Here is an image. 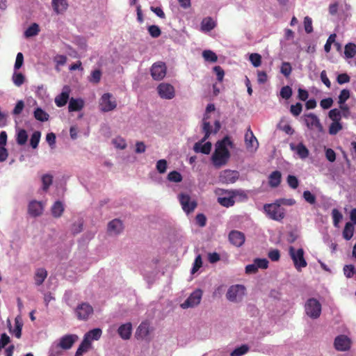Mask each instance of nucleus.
Listing matches in <instances>:
<instances>
[{
    "label": "nucleus",
    "instance_id": "nucleus-1",
    "mask_svg": "<svg viewBox=\"0 0 356 356\" xmlns=\"http://www.w3.org/2000/svg\"><path fill=\"white\" fill-rule=\"evenodd\" d=\"M215 110V106L213 104H209L206 108V113L202 120V131L204 133V138L194 145L193 149L195 152H201L205 154H209L211 149L210 142H205L211 134H216L220 129V122L216 120L214 123L215 128L213 129L208 121L209 116L208 113Z\"/></svg>",
    "mask_w": 356,
    "mask_h": 356
},
{
    "label": "nucleus",
    "instance_id": "nucleus-2",
    "mask_svg": "<svg viewBox=\"0 0 356 356\" xmlns=\"http://www.w3.org/2000/svg\"><path fill=\"white\" fill-rule=\"evenodd\" d=\"M233 146V143L229 136H225L216 143L215 152L211 156L213 164L216 167L219 168L227 163L230 157L229 149H232Z\"/></svg>",
    "mask_w": 356,
    "mask_h": 356
},
{
    "label": "nucleus",
    "instance_id": "nucleus-3",
    "mask_svg": "<svg viewBox=\"0 0 356 356\" xmlns=\"http://www.w3.org/2000/svg\"><path fill=\"white\" fill-rule=\"evenodd\" d=\"M78 340L76 334H67L62 337L58 342H54L49 351V356H58L61 354L60 349L68 350Z\"/></svg>",
    "mask_w": 356,
    "mask_h": 356
},
{
    "label": "nucleus",
    "instance_id": "nucleus-4",
    "mask_svg": "<svg viewBox=\"0 0 356 356\" xmlns=\"http://www.w3.org/2000/svg\"><path fill=\"white\" fill-rule=\"evenodd\" d=\"M264 211L269 218L274 220L281 221L285 217V209L277 200L273 203L264 204Z\"/></svg>",
    "mask_w": 356,
    "mask_h": 356
},
{
    "label": "nucleus",
    "instance_id": "nucleus-5",
    "mask_svg": "<svg viewBox=\"0 0 356 356\" xmlns=\"http://www.w3.org/2000/svg\"><path fill=\"white\" fill-rule=\"evenodd\" d=\"M289 254L298 271H301L302 268L307 266V263L304 257L305 252L302 248L295 249L294 247L290 246Z\"/></svg>",
    "mask_w": 356,
    "mask_h": 356
},
{
    "label": "nucleus",
    "instance_id": "nucleus-6",
    "mask_svg": "<svg viewBox=\"0 0 356 356\" xmlns=\"http://www.w3.org/2000/svg\"><path fill=\"white\" fill-rule=\"evenodd\" d=\"M305 309L308 316L312 319H316L321 314L322 305L317 299L312 298L305 302Z\"/></svg>",
    "mask_w": 356,
    "mask_h": 356
},
{
    "label": "nucleus",
    "instance_id": "nucleus-7",
    "mask_svg": "<svg viewBox=\"0 0 356 356\" xmlns=\"http://www.w3.org/2000/svg\"><path fill=\"white\" fill-rule=\"evenodd\" d=\"M301 118L303 120L306 127L312 131H317L319 133H323L324 129L318 117L313 113L304 114Z\"/></svg>",
    "mask_w": 356,
    "mask_h": 356
},
{
    "label": "nucleus",
    "instance_id": "nucleus-8",
    "mask_svg": "<svg viewBox=\"0 0 356 356\" xmlns=\"http://www.w3.org/2000/svg\"><path fill=\"white\" fill-rule=\"evenodd\" d=\"M245 288L241 284L231 286L226 293V298L231 302L240 301L245 295Z\"/></svg>",
    "mask_w": 356,
    "mask_h": 356
},
{
    "label": "nucleus",
    "instance_id": "nucleus-9",
    "mask_svg": "<svg viewBox=\"0 0 356 356\" xmlns=\"http://www.w3.org/2000/svg\"><path fill=\"white\" fill-rule=\"evenodd\" d=\"M92 307L88 302L79 304L74 309L76 318L81 321H86L93 314Z\"/></svg>",
    "mask_w": 356,
    "mask_h": 356
},
{
    "label": "nucleus",
    "instance_id": "nucleus-10",
    "mask_svg": "<svg viewBox=\"0 0 356 356\" xmlns=\"http://www.w3.org/2000/svg\"><path fill=\"white\" fill-rule=\"evenodd\" d=\"M117 106L115 98L110 93L104 94L99 102V109L102 112H108L114 110Z\"/></svg>",
    "mask_w": 356,
    "mask_h": 356
},
{
    "label": "nucleus",
    "instance_id": "nucleus-11",
    "mask_svg": "<svg viewBox=\"0 0 356 356\" xmlns=\"http://www.w3.org/2000/svg\"><path fill=\"white\" fill-rule=\"evenodd\" d=\"M178 198L183 210L186 213L193 211L197 207L196 200L191 198L188 194L181 193L179 195Z\"/></svg>",
    "mask_w": 356,
    "mask_h": 356
},
{
    "label": "nucleus",
    "instance_id": "nucleus-12",
    "mask_svg": "<svg viewBox=\"0 0 356 356\" xmlns=\"http://www.w3.org/2000/svg\"><path fill=\"white\" fill-rule=\"evenodd\" d=\"M202 296V290L196 289L191 293L189 297L183 303L181 304V307L182 309H187L198 305L201 301Z\"/></svg>",
    "mask_w": 356,
    "mask_h": 356
},
{
    "label": "nucleus",
    "instance_id": "nucleus-13",
    "mask_svg": "<svg viewBox=\"0 0 356 356\" xmlns=\"http://www.w3.org/2000/svg\"><path fill=\"white\" fill-rule=\"evenodd\" d=\"M351 339L344 334L337 336L334 339V346L338 351L344 352L350 350L351 347Z\"/></svg>",
    "mask_w": 356,
    "mask_h": 356
},
{
    "label": "nucleus",
    "instance_id": "nucleus-14",
    "mask_svg": "<svg viewBox=\"0 0 356 356\" xmlns=\"http://www.w3.org/2000/svg\"><path fill=\"white\" fill-rule=\"evenodd\" d=\"M159 96L165 99H171L175 97V91L174 87L167 83H161L157 87Z\"/></svg>",
    "mask_w": 356,
    "mask_h": 356
},
{
    "label": "nucleus",
    "instance_id": "nucleus-15",
    "mask_svg": "<svg viewBox=\"0 0 356 356\" xmlns=\"http://www.w3.org/2000/svg\"><path fill=\"white\" fill-rule=\"evenodd\" d=\"M151 74L154 80H161L166 74V66L164 63L159 62L153 64Z\"/></svg>",
    "mask_w": 356,
    "mask_h": 356
},
{
    "label": "nucleus",
    "instance_id": "nucleus-16",
    "mask_svg": "<svg viewBox=\"0 0 356 356\" xmlns=\"http://www.w3.org/2000/svg\"><path fill=\"white\" fill-rule=\"evenodd\" d=\"M238 176L237 171L225 170L220 173L219 179L222 183L232 184L238 179Z\"/></svg>",
    "mask_w": 356,
    "mask_h": 356
},
{
    "label": "nucleus",
    "instance_id": "nucleus-17",
    "mask_svg": "<svg viewBox=\"0 0 356 356\" xmlns=\"http://www.w3.org/2000/svg\"><path fill=\"white\" fill-rule=\"evenodd\" d=\"M44 210L42 202L36 200L31 201L28 206L29 214L33 217L40 216Z\"/></svg>",
    "mask_w": 356,
    "mask_h": 356
},
{
    "label": "nucleus",
    "instance_id": "nucleus-18",
    "mask_svg": "<svg viewBox=\"0 0 356 356\" xmlns=\"http://www.w3.org/2000/svg\"><path fill=\"white\" fill-rule=\"evenodd\" d=\"M290 148L301 159H305L309 156V152L308 149L302 143H299L298 144L292 143L290 144Z\"/></svg>",
    "mask_w": 356,
    "mask_h": 356
},
{
    "label": "nucleus",
    "instance_id": "nucleus-19",
    "mask_svg": "<svg viewBox=\"0 0 356 356\" xmlns=\"http://www.w3.org/2000/svg\"><path fill=\"white\" fill-rule=\"evenodd\" d=\"M245 235L239 231L233 230L229 234V240L234 245L241 247L245 242Z\"/></svg>",
    "mask_w": 356,
    "mask_h": 356
},
{
    "label": "nucleus",
    "instance_id": "nucleus-20",
    "mask_svg": "<svg viewBox=\"0 0 356 356\" xmlns=\"http://www.w3.org/2000/svg\"><path fill=\"white\" fill-rule=\"evenodd\" d=\"M124 229L122 222L118 219H114L108 224V232L111 235H117Z\"/></svg>",
    "mask_w": 356,
    "mask_h": 356
},
{
    "label": "nucleus",
    "instance_id": "nucleus-21",
    "mask_svg": "<svg viewBox=\"0 0 356 356\" xmlns=\"http://www.w3.org/2000/svg\"><path fill=\"white\" fill-rule=\"evenodd\" d=\"M70 89L68 86L63 88L62 92L55 98V104L58 107H62L66 104L69 99Z\"/></svg>",
    "mask_w": 356,
    "mask_h": 356
},
{
    "label": "nucleus",
    "instance_id": "nucleus-22",
    "mask_svg": "<svg viewBox=\"0 0 356 356\" xmlns=\"http://www.w3.org/2000/svg\"><path fill=\"white\" fill-rule=\"evenodd\" d=\"M245 140L248 147H252L256 149L259 147L257 139L254 136L253 132L250 127L248 129L245 135Z\"/></svg>",
    "mask_w": 356,
    "mask_h": 356
},
{
    "label": "nucleus",
    "instance_id": "nucleus-23",
    "mask_svg": "<svg viewBox=\"0 0 356 356\" xmlns=\"http://www.w3.org/2000/svg\"><path fill=\"white\" fill-rule=\"evenodd\" d=\"M132 325L130 323H127L120 325L118 330L120 337L124 340L129 339L131 337Z\"/></svg>",
    "mask_w": 356,
    "mask_h": 356
},
{
    "label": "nucleus",
    "instance_id": "nucleus-24",
    "mask_svg": "<svg viewBox=\"0 0 356 356\" xmlns=\"http://www.w3.org/2000/svg\"><path fill=\"white\" fill-rule=\"evenodd\" d=\"M102 334V331L100 328H95L86 332L84 335L83 339L91 345V342L94 340H98Z\"/></svg>",
    "mask_w": 356,
    "mask_h": 356
},
{
    "label": "nucleus",
    "instance_id": "nucleus-25",
    "mask_svg": "<svg viewBox=\"0 0 356 356\" xmlns=\"http://www.w3.org/2000/svg\"><path fill=\"white\" fill-rule=\"evenodd\" d=\"M84 106V101L82 99L71 98L69 102L68 110L70 112L79 111Z\"/></svg>",
    "mask_w": 356,
    "mask_h": 356
},
{
    "label": "nucleus",
    "instance_id": "nucleus-26",
    "mask_svg": "<svg viewBox=\"0 0 356 356\" xmlns=\"http://www.w3.org/2000/svg\"><path fill=\"white\" fill-rule=\"evenodd\" d=\"M65 210V204L62 201L57 200L51 206V211L54 218H60Z\"/></svg>",
    "mask_w": 356,
    "mask_h": 356
},
{
    "label": "nucleus",
    "instance_id": "nucleus-27",
    "mask_svg": "<svg viewBox=\"0 0 356 356\" xmlns=\"http://www.w3.org/2000/svg\"><path fill=\"white\" fill-rule=\"evenodd\" d=\"M282 179V175L280 171L275 170L271 172L268 177V183L270 187L276 188L277 187Z\"/></svg>",
    "mask_w": 356,
    "mask_h": 356
},
{
    "label": "nucleus",
    "instance_id": "nucleus-28",
    "mask_svg": "<svg viewBox=\"0 0 356 356\" xmlns=\"http://www.w3.org/2000/svg\"><path fill=\"white\" fill-rule=\"evenodd\" d=\"M215 26L216 23L211 17H205L201 22L200 30L202 32H209L213 29Z\"/></svg>",
    "mask_w": 356,
    "mask_h": 356
},
{
    "label": "nucleus",
    "instance_id": "nucleus-29",
    "mask_svg": "<svg viewBox=\"0 0 356 356\" xmlns=\"http://www.w3.org/2000/svg\"><path fill=\"white\" fill-rule=\"evenodd\" d=\"M52 6L56 13H60L67 10V0H52Z\"/></svg>",
    "mask_w": 356,
    "mask_h": 356
},
{
    "label": "nucleus",
    "instance_id": "nucleus-30",
    "mask_svg": "<svg viewBox=\"0 0 356 356\" xmlns=\"http://www.w3.org/2000/svg\"><path fill=\"white\" fill-rule=\"evenodd\" d=\"M228 191H226L225 192V194L227 195L225 197H219L218 198V203L225 207H229L234 204L235 200H234L232 194H228L227 192Z\"/></svg>",
    "mask_w": 356,
    "mask_h": 356
},
{
    "label": "nucleus",
    "instance_id": "nucleus-31",
    "mask_svg": "<svg viewBox=\"0 0 356 356\" xmlns=\"http://www.w3.org/2000/svg\"><path fill=\"white\" fill-rule=\"evenodd\" d=\"M47 276V272L44 268H38L35 273V282L38 286L41 285Z\"/></svg>",
    "mask_w": 356,
    "mask_h": 356
},
{
    "label": "nucleus",
    "instance_id": "nucleus-32",
    "mask_svg": "<svg viewBox=\"0 0 356 356\" xmlns=\"http://www.w3.org/2000/svg\"><path fill=\"white\" fill-rule=\"evenodd\" d=\"M149 334V324L147 322L142 323L138 327L136 335L139 338H144Z\"/></svg>",
    "mask_w": 356,
    "mask_h": 356
},
{
    "label": "nucleus",
    "instance_id": "nucleus-33",
    "mask_svg": "<svg viewBox=\"0 0 356 356\" xmlns=\"http://www.w3.org/2000/svg\"><path fill=\"white\" fill-rule=\"evenodd\" d=\"M28 139V135L24 129H19L17 130L16 140L20 145H24Z\"/></svg>",
    "mask_w": 356,
    "mask_h": 356
},
{
    "label": "nucleus",
    "instance_id": "nucleus-34",
    "mask_svg": "<svg viewBox=\"0 0 356 356\" xmlns=\"http://www.w3.org/2000/svg\"><path fill=\"white\" fill-rule=\"evenodd\" d=\"M34 117L36 120L40 121V122H45L47 121L49 119V114L43 111L40 108H37L34 111Z\"/></svg>",
    "mask_w": 356,
    "mask_h": 356
},
{
    "label": "nucleus",
    "instance_id": "nucleus-35",
    "mask_svg": "<svg viewBox=\"0 0 356 356\" xmlns=\"http://www.w3.org/2000/svg\"><path fill=\"white\" fill-rule=\"evenodd\" d=\"M343 129V124L341 122H332L329 126L328 132L330 135L334 136Z\"/></svg>",
    "mask_w": 356,
    "mask_h": 356
},
{
    "label": "nucleus",
    "instance_id": "nucleus-36",
    "mask_svg": "<svg viewBox=\"0 0 356 356\" xmlns=\"http://www.w3.org/2000/svg\"><path fill=\"white\" fill-rule=\"evenodd\" d=\"M356 54V45L354 43H348L345 47L344 54L346 58H352Z\"/></svg>",
    "mask_w": 356,
    "mask_h": 356
},
{
    "label": "nucleus",
    "instance_id": "nucleus-37",
    "mask_svg": "<svg viewBox=\"0 0 356 356\" xmlns=\"http://www.w3.org/2000/svg\"><path fill=\"white\" fill-rule=\"evenodd\" d=\"M354 232V227L353 225L350 222H347L345 225L344 229L343 231V236L346 240H350L353 236Z\"/></svg>",
    "mask_w": 356,
    "mask_h": 356
},
{
    "label": "nucleus",
    "instance_id": "nucleus-38",
    "mask_svg": "<svg viewBox=\"0 0 356 356\" xmlns=\"http://www.w3.org/2000/svg\"><path fill=\"white\" fill-rule=\"evenodd\" d=\"M228 194H232L233 198H238L239 200H245L248 198L247 194L245 191L241 189L231 190L227 192Z\"/></svg>",
    "mask_w": 356,
    "mask_h": 356
},
{
    "label": "nucleus",
    "instance_id": "nucleus-39",
    "mask_svg": "<svg viewBox=\"0 0 356 356\" xmlns=\"http://www.w3.org/2000/svg\"><path fill=\"white\" fill-rule=\"evenodd\" d=\"M91 347V345L88 343L84 339L81 343L79 345L76 352L75 353V356H82L84 353H86Z\"/></svg>",
    "mask_w": 356,
    "mask_h": 356
},
{
    "label": "nucleus",
    "instance_id": "nucleus-40",
    "mask_svg": "<svg viewBox=\"0 0 356 356\" xmlns=\"http://www.w3.org/2000/svg\"><path fill=\"white\" fill-rule=\"evenodd\" d=\"M342 115L341 112L337 108H333L328 113V117L332 122H341Z\"/></svg>",
    "mask_w": 356,
    "mask_h": 356
},
{
    "label": "nucleus",
    "instance_id": "nucleus-41",
    "mask_svg": "<svg viewBox=\"0 0 356 356\" xmlns=\"http://www.w3.org/2000/svg\"><path fill=\"white\" fill-rule=\"evenodd\" d=\"M39 26L34 23L30 26L24 32V35L26 38L33 37L36 35L39 32Z\"/></svg>",
    "mask_w": 356,
    "mask_h": 356
},
{
    "label": "nucleus",
    "instance_id": "nucleus-42",
    "mask_svg": "<svg viewBox=\"0 0 356 356\" xmlns=\"http://www.w3.org/2000/svg\"><path fill=\"white\" fill-rule=\"evenodd\" d=\"M12 80L15 85L20 86L24 83L25 77L22 73L17 72V71H14Z\"/></svg>",
    "mask_w": 356,
    "mask_h": 356
},
{
    "label": "nucleus",
    "instance_id": "nucleus-43",
    "mask_svg": "<svg viewBox=\"0 0 356 356\" xmlns=\"http://www.w3.org/2000/svg\"><path fill=\"white\" fill-rule=\"evenodd\" d=\"M248 345H242L240 347L236 348L230 354L231 356H242L247 353L249 350Z\"/></svg>",
    "mask_w": 356,
    "mask_h": 356
},
{
    "label": "nucleus",
    "instance_id": "nucleus-44",
    "mask_svg": "<svg viewBox=\"0 0 356 356\" xmlns=\"http://www.w3.org/2000/svg\"><path fill=\"white\" fill-rule=\"evenodd\" d=\"M53 177L49 174L44 175L42 177V189L47 191L49 187L51 185Z\"/></svg>",
    "mask_w": 356,
    "mask_h": 356
},
{
    "label": "nucleus",
    "instance_id": "nucleus-45",
    "mask_svg": "<svg viewBox=\"0 0 356 356\" xmlns=\"http://www.w3.org/2000/svg\"><path fill=\"white\" fill-rule=\"evenodd\" d=\"M202 56L205 60L209 62H216L218 59L216 54L211 50H204L202 52Z\"/></svg>",
    "mask_w": 356,
    "mask_h": 356
},
{
    "label": "nucleus",
    "instance_id": "nucleus-46",
    "mask_svg": "<svg viewBox=\"0 0 356 356\" xmlns=\"http://www.w3.org/2000/svg\"><path fill=\"white\" fill-rule=\"evenodd\" d=\"M101 76H102L101 70H95L91 72L90 76L88 77V80L92 83H97L100 81Z\"/></svg>",
    "mask_w": 356,
    "mask_h": 356
},
{
    "label": "nucleus",
    "instance_id": "nucleus-47",
    "mask_svg": "<svg viewBox=\"0 0 356 356\" xmlns=\"http://www.w3.org/2000/svg\"><path fill=\"white\" fill-rule=\"evenodd\" d=\"M168 179L170 181L178 183V182L181 181L182 176L179 172L174 170V171L170 172L168 175Z\"/></svg>",
    "mask_w": 356,
    "mask_h": 356
},
{
    "label": "nucleus",
    "instance_id": "nucleus-48",
    "mask_svg": "<svg viewBox=\"0 0 356 356\" xmlns=\"http://www.w3.org/2000/svg\"><path fill=\"white\" fill-rule=\"evenodd\" d=\"M332 216L333 218V223L334 227H338L339 222L342 220L343 216L341 212L337 209L332 211Z\"/></svg>",
    "mask_w": 356,
    "mask_h": 356
},
{
    "label": "nucleus",
    "instance_id": "nucleus-49",
    "mask_svg": "<svg viewBox=\"0 0 356 356\" xmlns=\"http://www.w3.org/2000/svg\"><path fill=\"white\" fill-rule=\"evenodd\" d=\"M249 59L254 67H259L261 64V56L259 54H251Z\"/></svg>",
    "mask_w": 356,
    "mask_h": 356
},
{
    "label": "nucleus",
    "instance_id": "nucleus-50",
    "mask_svg": "<svg viewBox=\"0 0 356 356\" xmlns=\"http://www.w3.org/2000/svg\"><path fill=\"white\" fill-rule=\"evenodd\" d=\"M167 167H168V163H167L166 160H165V159L159 160L156 165V168L157 171L161 174L165 172V171L167 170Z\"/></svg>",
    "mask_w": 356,
    "mask_h": 356
},
{
    "label": "nucleus",
    "instance_id": "nucleus-51",
    "mask_svg": "<svg viewBox=\"0 0 356 356\" xmlns=\"http://www.w3.org/2000/svg\"><path fill=\"white\" fill-rule=\"evenodd\" d=\"M202 257H201L200 254H198L195 257V259L194 261L193 266V268H192L191 272V274L192 275L195 274L200 269V268L202 267Z\"/></svg>",
    "mask_w": 356,
    "mask_h": 356
},
{
    "label": "nucleus",
    "instance_id": "nucleus-52",
    "mask_svg": "<svg viewBox=\"0 0 356 356\" xmlns=\"http://www.w3.org/2000/svg\"><path fill=\"white\" fill-rule=\"evenodd\" d=\"M40 132L39 131H35L31 137V140H30V144L31 145V147L33 148H36L38 145V143H39V141H40Z\"/></svg>",
    "mask_w": 356,
    "mask_h": 356
},
{
    "label": "nucleus",
    "instance_id": "nucleus-53",
    "mask_svg": "<svg viewBox=\"0 0 356 356\" xmlns=\"http://www.w3.org/2000/svg\"><path fill=\"white\" fill-rule=\"evenodd\" d=\"M350 97V90L348 89H343L341 91L339 95V104H343L346 103V100Z\"/></svg>",
    "mask_w": 356,
    "mask_h": 356
},
{
    "label": "nucleus",
    "instance_id": "nucleus-54",
    "mask_svg": "<svg viewBox=\"0 0 356 356\" xmlns=\"http://www.w3.org/2000/svg\"><path fill=\"white\" fill-rule=\"evenodd\" d=\"M148 32L149 35L154 38L160 36L161 32L159 27L156 25H151L148 27Z\"/></svg>",
    "mask_w": 356,
    "mask_h": 356
},
{
    "label": "nucleus",
    "instance_id": "nucleus-55",
    "mask_svg": "<svg viewBox=\"0 0 356 356\" xmlns=\"http://www.w3.org/2000/svg\"><path fill=\"white\" fill-rule=\"evenodd\" d=\"M280 71L282 74H284L286 77H288L292 71L291 64L288 62H284L281 66Z\"/></svg>",
    "mask_w": 356,
    "mask_h": 356
},
{
    "label": "nucleus",
    "instance_id": "nucleus-56",
    "mask_svg": "<svg viewBox=\"0 0 356 356\" xmlns=\"http://www.w3.org/2000/svg\"><path fill=\"white\" fill-rule=\"evenodd\" d=\"M292 95V89L286 86L282 88L280 90V96L285 99H289Z\"/></svg>",
    "mask_w": 356,
    "mask_h": 356
},
{
    "label": "nucleus",
    "instance_id": "nucleus-57",
    "mask_svg": "<svg viewBox=\"0 0 356 356\" xmlns=\"http://www.w3.org/2000/svg\"><path fill=\"white\" fill-rule=\"evenodd\" d=\"M302 110V104L298 102L294 105H291L290 107V112L291 114L294 116H298Z\"/></svg>",
    "mask_w": 356,
    "mask_h": 356
},
{
    "label": "nucleus",
    "instance_id": "nucleus-58",
    "mask_svg": "<svg viewBox=\"0 0 356 356\" xmlns=\"http://www.w3.org/2000/svg\"><path fill=\"white\" fill-rule=\"evenodd\" d=\"M257 269H266L268 266V261L266 259H255L254 260Z\"/></svg>",
    "mask_w": 356,
    "mask_h": 356
},
{
    "label": "nucleus",
    "instance_id": "nucleus-59",
    "mask_svg": "<svg viewBox=\"0 0 356 356\" xmlns=\"http://www.w3.org/2000/svg\"><path fill=\"white\" fill-rule=\"evenodd\" d=\"M303 197L305 200L310 204L316 203V196L309 191H304Z\"/></svg>",
    "mask_w": 356,
    "mask_h": 356
},
{
    "label": "nucleus",
    "instance_id": "nucleus-60",
    "mask_svg": "<svg viewBox=\"0 0 356 356\" xmlns=\"http://www.w3.org/2000/svg\"><path fill=\"white\" fill-rule=\"evenodd\" d=\"M304 28L307 33H311L313 31L312 19L308 16L304 19Z\"/></svg>",
    "mask_w": 356,
    "mask_h": 356
},
{
    "label": "nucleus",
    "instance_id": "nucleus-61",
    "mask_svg": "<svg viewBox=\"0 0 356 356\" xmlns=\"http://www.w3.org/2000/svg\"><path fill=\"white\" fill-rule=\"evenodd\" d=\"M344 275L346 277L350 278L355 274V269L353 265H346L343 267Z\"/></svg>",
    "mask_w": 356,
    "mask_h": 356
},
{
    "label": "nucleus",
    "instance_id": "nucleus-62",
    "mask_svg": "<svg viewBox=\"0 0 356 356\" xmlns=\"http://www.w3.org/2000/svg\"><path fill=\"white\" fill-rule=\"evenodd\" d=\"M24 63V56L21 52L17 54L15 63L14 65V71H17Z\"/></svg>",
    "mask_w": 356,
    "mask_h": 356
},
{
    "label": "nucleus",
    "instance_id": "nucleus-63",
    "mask_svg": "<svg viewBox=\"0 0 356 356\" xmlns=\"http://www.w3.org/2000/svg\"><path fill=\"white\" fill-rule=\"evenodd\" d=\"M287 183L291 188L295 189L298 186L299 181L296 177L290 175L287 177Z\"/></svg>",
    "mask_w": 356,
    "mask_h": 356
},
{
    "label": "nucleus",
    "instance_id": "nucleus-64",
    "mask_svg": "<svg viewBox=\"0 0 356 356\" xmlns=\"http://www.w3.org/2000/svg\"><path fill=\"white\" fill-rule=\"evenodd\" d=\"M113 143L115 147L123 149L126 147L127 144L125 140L122 138H116L113 140Z\"/></svg>",
    "mask_w": 356,
    "mask_h": 356
}]
</instances>
